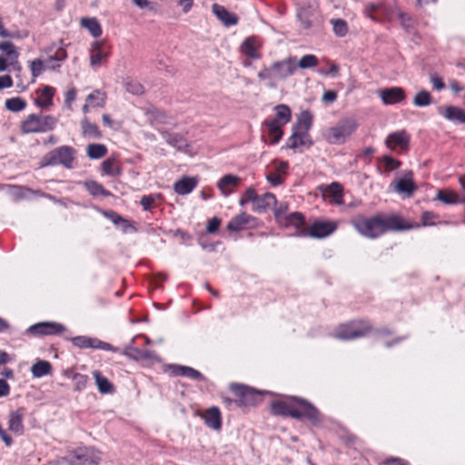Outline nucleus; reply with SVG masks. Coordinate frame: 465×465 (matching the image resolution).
I'll return each instance as SVG.
<instances>
[{
  "mask_svg": "<svg viewBox=\"0 0 465 465\" xmlns=\"http://www.w3.org/2000/svg\"><path fill=\"white\" fill-rule=\"evenodd\" d=\"M351 224L361 236L369 239H376L390 231H401L410 229L398 215L385 216L378 213L371 217L357 214L351 219Z\"/></svg>",
  "mask_w": 465,
  "mask_h": 465,
  "instance_id": "1",
  "label": "nucleus"
},
{
  "mask_svg": "<svg viewBox=\"0 0 465 465\" xmlns=\"http://www.w3.org/2000/svg\"><path fill=\"white\" fill-rule=\"evenodd\" d=\"M64 46L63 40H60L58 44L53 43L43 50V53L46 55L45 62L42 59L30 61L29 68L33 78L38 77L46 68L52 70L59 68L61 63L67 58Z\"/></svg>",
  "mask_w": 465,
  "mask_h": 465,
  "instance_id": "2",
  "label": "nucleus"
},
{
  "mask_svg": "<svg viewBox=\"0 0 465 465\" xmlns=\"http://www.w3.org/2000/svg\"><path fill=\"white\" fill-rule=\"evenodd\" d=\"M297 69L295 57H288L274 62L271 66L264 67L258 73V78L266 82V85L272 89L277 87L279 81L285 80L292 75Z\"/></svg>",
  "mask_w": 465,
  "mask_h": 465,
  "instance_id": "3",
  "label": "nucleus"
},
{
  "mask_svg": "<svg viewBox=\"0 0 465 465\" xmlns=\"http://www.w3.org/2000/svg\"><path fill=\"white\" fill-rule=\"evenodd\" d=\"M57 123L54 115L31 114L20 123V132L24 134L48 133L55 129Z\"/></svg>",
  "mask_w": 465,
  "mask_h": 465,
  "instance_id": "4",
  "label": "nucleus"
},
{
  "mask_svg": "<svg viewBox=\"0 0 465 465\" xmlns=\"http://www.w3.org/2000/svg\"><path fill=\"white\" fill-rule=\"evenodd\" d=\"M357 128L358 123L355 118H342L335 125L327 128L323 137L330 144H343Z\"/></svg>",
  "mask_w": 465,
  "mask_h": 465,
  "instance_id": "5",
  "label": "nucleus"
},
{
  "mask_svg": "<svg viewBox=\"0 0 465 465\" xmlns=\"http://www.w3.org/2000/svg\"><path fill=\"white\" fill-rule=\"evenodd\" d=\"M312 124L310 113L302 114L298 122L292 127V134L288 139V147L296 149L300 146H311L312 141L310 138L309 130Z\"/></svg>",
  "mask_w": 465,
  "mask_h": 465,
  "instance_id": "6",
  "label": "nucleus"
},
{
  "mask_svg": "<svg viewBox=\"0 0 465 465\" xmlns=\"http://www.w3.org/2000/svg\"><path fill=\"white\" fill-rule=\"evenodd\" d=\"M75 150L69 145H62L50 151L42 158V166L61 164L65 168H73Z\"/></svg>",
  "mask_w": 465,
  "mask_h": 465,
  "instance_id": "7",
  "label": "nucleus"
},
{
  "mask_svg": "<svg viewBox=\"0 0 465 465\" xmlns=\"http://www.w3.org/2000/svg\"><path fill=\"white\" fill-rule=\"evenodd\" d=\"M371 329L370 323L366 321H352L338 326L333 336L339 340H353L365 336Z\"/></svg>",
  "mask_w": 465,
  "mask_h": 465,
  "instance_id": "8",
  "label": "nucleus"
},
{
  "mask_svg": "<svg viewBox=\"0 0 465 465\" xmlns=\"http://www.w3.org/2000/svg\"><path fill=\"white\" fill-rule=\"evenodd\" d=\"M293 401L294 411L292 418L296 420L305 419L312 425H319L321 423V413L315 406L302 398L293 397Z\"/></svg>",
  "mask_w": 465,
  "mask_h": 465,
  "instance_id": "9",
  "label": "nucleus"
},
{
  "mask_svg": "<svg viewBox=\"0 0 465 465\" xmlns=\"http://www.w3.org/2000/svg\"><path fill=\"white\" fill-rule=\"evenodd\" d=\"M230 389L235 396V406H252L262 401L261 392L249 386L232 383Z\"/></svg>",
  "mask_w": 465,
  "mask_h": 465,
  "instance_id": "10",
  "label": "nucleus"
},
{
  "mask_svg": "<svg viewBox=\"0 0 465 465\" xmlns=\"http://www.w3.org/2000/svg\"><path fill=\"white\" fill-rule=\"evenodd\" d=\"M337 229V225L330 221H317L308 229H302L301 235L312 238H324L331 235Z\"/></svg>",
  "mask_w": 465,
  "mask_h": 465,
  "instance_id": "11",
  "label": "nucleus"
},
{
  "mask_svg": "<svg viewBox=\"0 0 465 465\" xmlns=\"http://www.w3.org/2000/svg\"><path fill=\"white\" fill-rule=\"evenodd\" d=\"M73 345L80 349H99L107 351L116 352L118 348L114 347L112 344L103 341L97 338L88 336H76L71 339Z\"/></svg>",
  "mask_w": 465,
  "mask_h": 465,
  "instance_id": "12",
  "label": "nucleus"
},
{
  "mask_svg": "<svg viewBox=\"0 0 465 465\" xmlns=\"http://www.w3.org/2000/svg\"><path fill=\"white\" fill-rule=\"evenodd\" d=\"M65 331V327L54 322H42L31 325L26 333L31 335L45 336V335H57Z\"/></svg>",
  "mask_w": 465,
  "mask_h": 465,
  "instance_id": "13",
  "label": "nucleus"
},
{
  "mask_svg": "<svg viewBox=\"0 0 465 465\" xmlns=\"http://www.w3.org/2000/svg\"><path fill=\"white\" fill-rule=\"evenodd\" d=\"M461 196L452 190H438L435 199L445 204L465 203V173L459 177Z\"/></svg>",
  "mask_w": 465,
  "mask_h": 465,
  "instance_id": "14",
  "label": "nucleus"
},
{
  "mask_svg": "<svg viewBox=\"0 0 465 465\" xmlns=\"http://www.w3.org/2000/svg\"><path fill=\"white\" fill-rule=\"evenodd\" d=\"M410 141V134L405 130H401L391 133L385 140V144L391 151L404 152L409 149Z\"/></svg>",
  "mask_w": 465,
  "mask_h": 465,
  "instance_id": "15",
  "label": "nucleus"
},
{
  "mask_svg": "<svg viewBox=\"0 0 465 465\" xmlns=\"http://www.w3.org/2000/svg\"><path fill=\"white\" fill-rule=\"evenodd\" d=\"M256 226L257 219L254 216L242 212L232 217L227 223L226 228L230 232H240L255 228Z\"/></svg>",
  "mask_w": 465,
  "mask_h": 465,
  "instance_id": "16",
  "label": "nucleus"
},
{
  "mask_svg": "<svg viewBox=\"0 0 465 465\" xmlns=\"http://www.w3.org/2000/svg\"><path fill=\"white\" fill-rule=\"evenodd\" d=\"M391 186H393L394 191L405 197H411L418 189L411 171H407L403 177L391 183Z\"/></svg>",
  "mask_w": 465,
  "mask_h": 465,
  "instance_id": "17",
  "label": "nucleus"
},
{
  "mask_svg": "<svg viewBox=\"0 0 465 465\" xmlns=\"http://www.w3.org/2000/svg\"><path fill=\"white\" fill-rule=\"evenodd\" d=\"M379 96L386 105L401 104L406 99L404 89L398 86L380 90Z\"/></svg>",
  "mask_w": 465,
  "mask_h": 465,
  "instance_id": "18",
  "label": "nucleus"
},
{
  "mask_svg": "<svg viewBox=\"0 0 465 465\" xmlns=\"http://www.w3.org/2000/svg\"><path fill=\"white\" fill-rule=\"evenodd\" d=\"M89 53L90 65L94 69L98 68L108 58V54L104 52V41H94L91 44Z\"/></svg>",
  "mask_w": 465,
  "mask_h": 465,
  "instance_id": "19",
  "label": "nucleus"
},
{
  "mask_svg": "<svg viewBox=\"0 0 465 465\" xmlns=\"http://www.w3.org/2000/svg\"><path fill=\"white\" fill-rule=\"evenodd\" d=\"M212 12L226 27L236 25L239 22V17L236 14L229 12L223 5L219 4L212 5Z\"/></svg>",
  "mask_w": 465,
  "mask_h": 465,
  "instance_id": "20",
  "label": "nucleus"
},
{
  "mask_svg": "<svg viewBox=\"0 0 465 465\" xmlns=\"http://www.w3.org/2000/svg\"><path fill=\"white\" fill-rule=\"evenodd\" d=\"M103 215L110 220L114 224L118 225L124 233L136 232L137 229L131 222L113 210L104 211Z\"/></svg>",
  "mask_w": 465,
  "mask_h": 465,
  "instance_id": "21",
  "label": "nucleus"
},
{
  "mask_svg": "<svg viewBox=\"0 0 465 465\" xmlns=\"http://www.w3.org/2000/svg\"><path fill=\"white\" fill-rule=\"evenodd\" d=\"M242 179L233 174L223 175L217 183V187L222 194L225 197L229 196L234 192L241 183Z\"/></svg>",
  "mask_w": 465,
  "mask_h": 465,
  "instance_id": "22",
  "label": "nucleus"
},
{
  "mask_svg": "<svg viewBox=\"0 0 465 465\" xmlns=\"http://www.w3.org/2000/svg\"><path fill=\"white\" fill-rule=\"evenodd\" d=\"M78 464L92 463L97 465L101 461L100 452L93 448L79 449L75 452Z\"/></svg>",
  "mask_w": 465,
  "mask_h": 465,
  "instance_id": "23",
  "label": "nucleus"
},
{
  "mask_svg": "<svg viewBox=\"0 0 465 465\" xmlns=\"http://www.w3.org/2000/svg\"><path fill=\"white\" fill-rule=\"evenodd\" d=\"M160 134L169 145L179 151H184L189 146L185 137L180 134L170 133L168 131H161Z\"/></svg>",
  "mask_w": 465,
  "mask_h": 465,
  "instance_id": "24",
  "label": "nucleus"
},
{
  "mask_svg": "<svg viewBox=\"0 0 465 465\" xmlns=\"http://www.w3.org/2000/svg\"><path fill=\"white\" fill-rule=\"evenodd\" d=\"M24 411L19 409L12 411L8 417V430L15 435H22L25 431L24 427Z\"/></svg>",
  "mask_w": 465,
  "mask_h": 465,
  "instance_id": "25",
  "label": "nucleus"
},
{
  "mask_svg": "<svg viewBox=\"0 0 465 465\" xmlns=\"http://www.w3.org/2000/svg\"><path fill=\"white\" fill-rule=\"evenodd\" d=\"M198 183V180L194 177L184 176L173 184V190L179 195H185L193 191Z\"/></svg>",
  "mask_w": 465,
  "mask_h": 465,
  "instance_id": "26",
  "label": "nucleus"
},
{
  "mask_svg": "<svg viewBox=\"0 0 465 465\" xmlns=\"http://www.w3.org/2000/svg\"><path fill=\"white\" fill-rule=\"evenodd\" d=\"M260 44L254 36L247 37L241 45L242 53L252 59H259L261 57L258 52Z\"/></svg>",
  "mask_w": 465,
  "mask_h": 465,
  "instance_id": "27",
  "label": "nucleus"
},
{
  "mask_svg": "<svg viewBox=\"0 0 465 465\" xmlns=\"http://www.w3.org/2000/svg\"><path fill=\"white\" fill-rule=\"evenodd\" d=\"M272 411L275 415H280L283 417H292L294 411V401H275L272 402L271 405Z\"/></svg>",
  "mask_w": 465,
  "mask_h": 465,
  "instance_id": "28",
  "label": "nucleus"
},
{
  "mask_svg": "<svg viewBox=\"0 0 465 465\" xmlns=\"http://www.w3.org/2000/svg\"><path fill=\"white\" fill-rule=\"evenodd\" d=\"M205 424L213 430H220L222 427L221 412L217 407H212L203 414Z\"/></svg>",
  "mask_w": 465,
  "mask_h": 465,
  "instance_id": "29",
  "label": "nucleus"
},
{
  "mask_svg": "<svg viewBox=\"0 0 465 465\" xmlns=\"http://www.w3.org/2000/svg\"><path fill=\"white\" fill-rule=\"evenodd\" d=\"M173 372L177 376H183L194 381H205V377L197 370L183 365H173Z\"/></svg>",
  "mask_w": 465,
  "mask_h": 465,
  "instance_id": "30",
  "label": "nucleus"
},
{
  "mask_svg": "<svg viewBox=\"0 0 465 465\" xmlns=\"http://www.w3.org/2000/svg\"><path fill=\"white\" fill-rule=\"evenodd\" d=\"M276 203L277 201L275 195L272 193H266L262 196L258 195L252 210L257 213H262L265 212L268 208L276 205Z\"/></svg>",
  "mask_w": 465,
  "mask_h": 465,
  "instance_id": "31",
  "label": "nucleus"
},
{
  "mask_svg": "<svg viewBox=\"0 0 465 465\" xmlns=\"http://www.w3.org/2000/svg\"><path fill=\"white\" fill-rule=\"evenodd\" d=\"M264 125L267 126L270 136L272 137V143L275 144L280 142L283 135L282 130V124L277 119H267L264 121Z\"/></svg>",
  "mask_w": 465,
  "mask_h": 465,
  "instance_id": "32",
  "label": "nucleus"
},
{
  "mask_svg": "<svg viewBox=\"0 0 465 465\" xmlns=\"http://www.w3.org/2000/svg\"><path fill=\"white\" fill-rule=\"evenodd\" d=\"M82 134L84 137L91 139H99L102 136V133L96 124L91 123L87 117H84L81 120Z\"/></svg>",
  "mask_w": 465,
  "mask_h": 465,
  "instance_id": "33",
  "label": "nucleus"
},
{
  "mask_svg": "<svg viewBox=\"0 0 465 465\" xmlns=\"http://www.w3.org/2000/svg\"><path fill=\"white\" fill-rule=\"evenodd\" d=\"M285 227L293 226L297 230H300V233L302 232V229H305L303 227L305 223V218L302 213L299 212H293L290 214H287L282 219V223H281Z\"/></svg>",
  "mask_w": 465,
  "mask_h": 465,
  "instance_id": "34",
  "label": "nucleus"
},
{
  "mask_svg": "<svg viewBox=\"0 0 465 465\" xmlns=\"http://www.w3.org/2000/svg\"><path fill=\"white\" fill-rule=\"evenodd\" d=\"M98 391L103 394H110L114 391V385L99 371H93Z\"/></svg>",
  "mask_w": 465,
  "mask_h": 465,
  "instance_id": "35",
  "label": "nucleus"
},
{
  "mask_svg": "<svg viewBox=\"0 0 465 465\" xmlns=\"http://www.w3.org/2000/svg\"><path fill=\"white\" fill-rule=\"evenodd\" d=\"M54 88L52 86H45L41 91V97L35 100V104L40 108H48L53 105V96Z\"/></svg>",
  "mask_w": 465,
  "mask_h": 465,
  "instance_id": "36",
  "label": "nucleus"
},
{
  "mask_svg": "<svg viewBox=\"0 0 465 465\" xmlns=\"http://www.w3.org/2000/svg\"><path fill=\"white\" fill-rule=\"evenodd\" d=\"M325 194L331 198V202L334 204L342 203V186L339 183H331L327 186Z\"/></svg>",
  "mask_w": 465,
  "mask_h": 465,
  "instance_id": "37",
  "label": "nucleus"
},
{
  "mask_svg": "<svg viewBox=\"0 0 465 465\" xmlns=\"http://www.w3.org/2000/svg\"><path fill=\"white\" fill-rule=\"evenodd\" d=\"M81 25L87 29L94 37H99L103 33L101 25L94 17L83 18Z\"/></svg>",
  "mask_w": 465,
  "mask_h": 465,
  "instance_id": "38",
  "label": "nucleus"
},
{
  "mask_svg": "<svg viewBox=\"0 0 465 465\" xmlns=\"http://www.w3.org/2000/svg\"><path fill=\"white\" fill-rule=\"evenodd\" d=\"M52 365L47 361H37L31 367L32 375L35 378H41L50 373Z\"/></svg>",
  "mask_w": 465,
  "mask_h": 465,
  "instance_id": "39",
  "label": "nucleus"
},
{
  "mask_svg": "<svg viewBox=\"0 0 465 465\" xmlns=\"http://www.w3.org/2000/svg\"><path fill=\"white\" fill-rule=\"evenodd\" d=\"M444 117L450 121H457L459 123H465V112L456 106H447L444 112Z\"/></svg>",
  "mask_w": 465,
  "mask_h": 465,
  "instance_id": "40",
  "label": "nucleus"
},
{
  "mask_svg": "<svg viewBox=\"0 0 465 465\" xmlns=\"http://www.w3.org/2000/svg\"><path fill=\"white\" fill-rule=\"evenodd\" d=\"M86 102L93 107H104L106 102L105 93L96 89L86 97Z\"/></svg>",
  "mask_w": 465,
  "mask_h": 465,
  "instance_id": "41",
  "label": "nucleus"
},
{
  "mask_svg": "<svg viewBox=\"0 0 465 465\" xmlns=\"http://www.w3.org/2000/svg\"><path fill=\"white\" fill-rule=\"evenodd\" d=\"M5 108L13 113H18L25 109L26 102L22 97H12L5 102Z\"/></svg>",
  "mask_w": 465,
  "mask_h": 465,
  "instance_id": "42",
  "label": "nucleus"
},
{
  "mask_svg": "<svg viewBox=\"0 0 465 465\" xmlns=\"http://www.w3.org/2000/svg\"><path fill=\"white\" fill-rule=\"evenodd\" d=\"M102 171L104 174L110 176H116L121 173V169L116 160L111 158L103 162Z\"/></svg>",
  "mask_w": 465,
  "mask_h": 465,
  "instance_id": "43",
  "label": "nucleus"
},
{
  "mask_svg": "<svg viewBox=\"0 0 465 465\" xmlns=\"http://www.w3.org/2000/svg\"><path fill=\"white\" fill-rule=\"evenodd\" d=\"M107 153V148L104 144L92 143L87 146V155L91 159H100Z\"/></svg>",
  "mask_w": 465,
  "mask_h": 465,
  "instance_id": "44",
  "label": "nucleus"
},
{
  "mask_svg": "<svg viewBox=\"0 0 465 465\" xmlns=\"http://www.w3.org/2000/svg\"><path fill=\"white\" fill-rule=\"evenodd\" d=\"M274 110L276 112L275 119L279 120V122H281V124H282V125H284L285 124H287L288 122L291 121L292 113H291V109L288 105L278 104L274 107Z\"/></svg>",
  "mask_w": 465,
  "mask_h": 465,
  "instance_id": "45",
  "label": "nucleus"
},
{
  "mask_svg": "<svg viewBox=\"0 0 465 465\" xmlns=\"http://www.w3.org/2000/svg\"><path fill=\"white\" fill-rule=\"evenodd\" d=\"M421 222L423 226H433L436 224H447V222L440 221V217L437 213L426 211L421 213Z\"/></svg>",
  "mask_w": 465,
  "mask_h": 465,
  "instance_id": "46",
  "label": "nucleus"
},
{
  "mask_svg": "<svg viewBox=\"0 0 465 465\" xmlns=\"http://www.w3.org/2000/svg\"><path fill=\"white\" fill-rule=\"evenodd\" d=\"M432 103V98L430 94L426 90L419 91L414 98L413 104L418 107H425L430 105Z\"/></svg>",
  "mask_w": 465,
  "mask_h": 465,
  "instance_id": "47",
  "label": "nucleus"
},
{
  "mask_svg": "<svg viewBox=\"0 0 465 465\" xmlns=\"http://www.w3.org/2000/svg\"><path fill=\"white\" fill-rule=\"evenodd\" d=\"M330 23L331 24L332 30L337 36L342 37L347 35L348 25L345 20L341 18H333L331 19Z\"/></svg>",
  "mask_w": 465,
  "mask_h": 465,
  "instance_id": "48",
  "label": "nucleus"
},
{
  "mask_svg": "<svg viewBox=\"0 0 465 465\" xmlns=\"http://www.w3.org/2000/svg\"><path fill=\"white\" fill-rule=\"evenodd\" d=\"M86 188L90 194H92L93 196L108 197L111 195V193L109 191H107L102 184L94 181L87 183Z\"/></svg>",
  "mask_w": 465,
  "mask_h": 465,
  "instance_id": "49",
  "label": "nucleus"
},
{
  "mask_svg": "<svg viewBox=\"0 0 465 465\" xmlns=\"http://www.w3.org/2000/svg\"><path fill=\"white\" fill-rule=\"evenodd\" d=\"M319 60L314 54H305L303 55L296 64L302 69H308L317 66Z\"/></svg>",
  "mask_w": 465,
  "mask_h": 465,
  "instance_id": "50",
  "label": "nucleus"
},
{
  "mask_svg": "<svg viewBox=\"0 0 465 465\" xmlns=\"http://www.w3.org/2000/svg\"><path fill=\"white\" fill-rule=\"evenodd\" d=\"M381 161L384 165V172H386V173H390L393 170H396L397 168H399L401 165V161H399L395 158H392L391 156H389V155H383L381 158Z\"/></svg>",
  "mask_w": 465,
  "mask_h": 465,
  "instance_id": "51",
  "label": "nucleus"
},
{
  "mask_svg": "<svg viewBox=\"0 0 465 465\" xmlns=\"http://www.w3.org/2000/svg\"><path fill=\"white\" fill-rule=\"evenodd\" d=\"M125 90L134 95H141L144 93V87L136 80H129L124 84Z\"/></svg>",
  "mask_w": 465,
  "mask_h": 465,
  "instance_id": "52",
  "label": "nucleus"
},
{
  "mask_svg": "<svg viewBox=\"0 0 465 465\" xmlns=\"http://www.w3.org/2000/svg\"><path fill=\"white\" fill-rule=\"evenodd\" d=\"M258 194L252 187H249L239 201L241 206H244L247 203L252 202L255 205Z\"/></svg>",
  "mask_w": 465,
  "mask_h": 465,
  "instance_id": "53",
  "label": "nucleus"
},
{
  "mask_svg": "<svg viewBox=\"0 0 465 465\" xmlns=\"http://www.w3.org/2000/svg\"><path fill=\"white\" fill-rule=\"evenodd\" d=\"M158 198H160V194H148L142 196L140 200V204L143 210L150 211Z\"/></svg>",
  "mask_w": 465,
  "mask_h": 465,
  "instance_id": "54",
  "label": "nucleus"
},
{
  "mask_svg": "<svg viewBox=\"0 0 465 465\" xmlns=\"http://www.w3.org/2000/svg\"><path fill=\"white\" fill-rule=\"evenodd\" d=\"M0 51L5 52L6 56L11 59H16L18 56V54L15 50L14 44L9 41L0 42Z\"/></svg>",
  "mask_w": 465,
  "mask_h": 465,
  "instance_id": "55",
  "label": "nucleus"
},
{
  "mask_svg": "<svg viewBox=\"0 0 465 465\" xmlns=\"http://www.w3.org/2000/svg\"><path fill=\"white\" fill-rule=\"evenodd\" d=\"M74 381L75 382V390L82 391L86 388L88 377L84 374L76 373L74 376Z\"/></svg>",
  "mask_w": 465,
  "mask_h": 465,
  "instance_id": "56",
  "label": "nucleus"
},
{
  "mask_svg": "<svg viewBox=\"0 0 465 465\" xmlns=\"http://www.w3.org/2000/svg\"><path fill=\"white\" fill-rule=\"evenodd\" d=\"M274 206V215L280 223H282L283 215L288 210V204L286 203H280Z\"/></svg>",
  "mask_w": 465,
  "mask_h": 465,
  "instance_id": "57",
  "label": "nucleus"
},
{
  "mask_svg": "<svg viewBox=\"0 0 465 465\" xmlns=\"http://www.w3.org/2000/svg\"><path fill=\"white\" fill-rule=\"evenodd\" d=\"M133 3L141 9H147L149 11L155 9V4L149 0H133Z\"/></svg>",
  "mask_w": 465,
  "mask_h": 465,
  "instance_id": "58",
  "label": "nucleus"
},
{
  "mask_svg": "<svg viewBox=\"0 0 465 465\" xmlns=\"http://www.w3.org/2000/svg\"><path fill=\"white\" fill-rule=\"evenodd\" d=\"M220 225H221V219H219L217 217H213L208 222L206 231L209 233H214L218 231Z\"/></svg>",
  "mask_w": 465,
  "mask_h": 465,
  "instance_id": "59",
  "label": "nucleus"
},
{
  "mask_svg": "<svg viewBox=\"0 0 465 465\" xmlns=\"http://www.w3.org/2000/svg\"><path fill=\"white\" fill-rule=\"evenodd\" d=\"M300 22H301V25L304 28V29H309L312 27V21L310 20V18L308 17L307 15V12L305 11H301L298 13L297 15Z\"/></svg>",
  "mask_w": 465,
  "mask_h": 465,
  "instance_id": "60",
  "label": "nucleus"
},
{
  "mask_svg": "<svg viewBox=\"0 0 465 465\" xmlns=\"http://www.w3.org/2000/svg\"><path fill=\"white\" fill-rule=\"evenodd\" d=\"M430 83H431L433 88L437 91H440L445 88V84L443 83L441 77H440L436 74H431Z\"/></svg>",
  "mask_w": 465,
  "mask_h": 465,
  "instance_id": "61",
  "label": "nucleus"
},
{
  "mask_svg": "<svg viewBox=\"0 0 465 465\" xmlns=\"http://www.w3.org/2000/svg\"><path fill=\"white\" fill-rule=\"evenodd\" d=\"M267 181L273 186L282 183L283 180L278 173H270L266 175Z\"/></svg>",
  "mask_w": 465,
  "mask_h": 465,
  "instance_id": "62",
  "label": "nucleus"
},
{
  "mask_svg": "<svg viewBox=\"0 0 465 465\" xmlns=\"http://www.w3.org/2000/svg\"><path fill=\"white\" fill-rule=\"evenodd\" d=\"M151 113L156 121L163 124H166L168 122L169 116L163 111L153 109Z\"/></svg>",
  "mask_w": 465,
  "mask_h": 465,
  "instance_id": "63",
  "label": "nucleus"
},
{
  "mask_svg": "<svg viewBox=\"0 0 465 465\" xmlns=\"http://www.w3.org/2000/svg\"><path fill=\"white\" fill-rule=\"evenodd\" d=\"M13 84V79L10 75H0V90L4 88H10Z\"/></svg>",
  "mask_w": 465,
  "mask_h": 465,
  "instance_id": "64",
  "label": "nucleus"
}]
</instances>
